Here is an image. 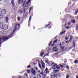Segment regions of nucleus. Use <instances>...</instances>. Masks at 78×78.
I'll use <instances>...</instances> for the list:
<instances>
[{"label": "nucleus", "mask_w": 78, "mask_h": 78, "mask_svg": "<svg viewBox=\"0 0 78 78\" xmlns=\"http://www.w3.org/2000/svg\"><path fill=\"white\" fill-rule=\"evenodd\" d=\"M17 25L18 27H19V26H20V24L17 23H16L15 24V25L14 26V28L15 29L12 32V33H14V32H15V31L17 30Z\"/></svg>", "instance_id": "f257e3e1"}, {"label": "nucleus", "mask_w": 78, "mask_h": 78, "mask_svg": "<svg viewBox=\"0 0 78 78\" xmlns=\"http://www.w3.org/2000/svg\"><path fill=\"white\" fill-rule=\"evenodd\" d=\"M6 38H5V37L3 36H2V37H1L0 38V43H2V40L3 41H6Z\"/></svg>", "instance_id": "f03ea898"}, {"label": "nucleus", "mask_w": 78, "mask_h": 78, "mask_svg": "<svg viewBox=\"0 0 78 78\" xmlns=\"http://www.w3.org/2000/svg\"><path fill=\"white\" fill-rule=\"evenodd\" d=\"M12 33L13 34L8 36V37H5V38H6V39H5L6 41H8V40L10 38H11V37H12V36L14 35V33Z\"/></svg>", "instance_id": "7ed1b4c3"}, {"label": "nucleus", "mask_w": 78, "mask_h": 78, "mask_svg": "<svg viewBox=\"0 0 78 78\" xmlns=\"http://www.w3.org/2000/svg\"><path fill=\"white\" fill-rule=\"evenodd\" d=\"M25 12V9H20L19 11H18V12L20 13V14H21L22 13H23V12Z\"/></svg>", "instance_id": "20e7f679"}, {"label": "nucleus", "mask_w": 78, "mask_h": 78, "mask_svg": "<svg viewBox=\"0 0 78 78\" xmlns=\"http://www.w3.org/2000/svg\"><path fill=\"white\" fill-rule=\"evenodd\" d=\"M6 10L4 9L2 10L1 11V14L3 16L6 14Z\"/></svg>", "instance_id": "39448f33"}, {"label": "nucleus", "mask_w": 78, "mask_h": 78, "mask_svg": "<svg viewBox=\"0 0 78 78\" xmlns=\"http://www.w3.org/2000/svg\"><path fill=\"white\" fill-rule=\"evenodd\" d=\"M2 27L3 29V30H7V29H8V26H7V25H3L2 26Z\"/></svg>", "instance_id": "423d86ee"}, {"label": "nucleus", "mask_w": 78, "mask_h": 78, "mask_svg": "<svg viewBox=\"0 0 78 78\" xmlns=\"http://www.w3.org/2000/svg\"><path fill=\"white\" fill-rule=\"evenodd\" d=\"M31 74H32L33 75H35V74H36V71L34 69H32L31 70Z\"/></svg>", "instance_id": "0eeeda50"}, {"label": "nucleus", "mask_w": 78, "mask_h": 78, "mask_svg": "<svg viewBox=\"0 0 78 78\" xmlns=\"http://www.w3.org/2000/svg\"><path fill=\"white\" fill-rule=\"evenodd\" d=\"M73 38V37L72 35H71L69 39V41L68 42V44H69L70 42H71L72 41V39Z\"/></svg>", "instance_id": "6e6552de"}, {"label": "nucleus", "mask_w": 78, "mask_h": 78, "mask_svg": "<svg viewBox=\"0 0 78 78\" xmlns=\"http://www.w3.org/2000/svg\"><path fill=\"white\" fill-rule=\"evenodd\" d=\"M41 62L42 64V67L43 69H44L45 68V63L43 62L42 60L41 61Z\"/></svg>", "instance_id": "1a4fd4ad"}, {"label": "nucleus", "mask_w": 78, "mask_h": 78, "mask_svg": "<svg viewBox=\"0 0 78 78\" xmlns=\"http://www.w3.org/2000/svg\"><path fill=\"white\" fill-rule=\"evenodd\" d=\"M57 39H55L53 42V44H52L51 45V46H54V45H55L56 43V42H57Z\"/></svg>", "instance_id": "9d476101"}, {"label": "nucleus", "mask_w": 78, "mask_h": 78, "mask_svg": "<svg viewBox=\"0 0 78 78\" xmlns=\"http://www.w3.org/2000/svg\"><path fill=\"white\" fill-rule=\"evenodd\" d=\"M51 77H52V78H57L58 77V75L56 74H54L51 76Z\"/></svg>", "instance_id": "9b49d317"}, {"label": "nucleus", "mask_w": 78, "mask_h": 78, "mask_svg": "<svg viewBox=\"0 0 78 78\" xmlns=\"http://www.w3.org/2000/svg\"><path fill=\"white\" fill-rule=\"evenodd\" d=\"M51 65L52 66H54V67H55V66H56V63H55L53 62H51Z\"/></svg>", "instance_id": "f8f14e48"}, {"label": "nucleus", "mask_w": 78, "mask_h": 78, "mask_svg": "<svg viewBox=\"0 0 78 78\" xmlns=\"http://www.w3.org/2000/svg\"><path fill=\"white\" fill-rule=\"evenodd\" d=\"M24 0H18V4H21L22 3H23Z\"/></svg>", "instance_id": "ddd939ff"}, {"label": "nucleus", "mask_w": 78, "mask_h": 78, "mask_svg": "<svg viewBox=\"0 0 78 78\" xmlns=\"http://www.w3.org/2000/svg\"><path fill=\"white\" fill-rule=\"evenodd\" d=\"M50 23H51V22H49V24H47L46 25H45V28H48V27L49 26H50Z\"/></svg>", "instance_id": "4468645a"}, {"label": "nucleus", "mask_w": 78, "mask_h": 78, "mask_svg": "<svg viewBox=\"0 0 78 78\" xmlns=\"http://www.w3.org/2000/svg\"><path fill=\"white\" fill-rule=\"evenodd\" d=\"M37 78H41V76L39 74L37 75Z\"/></svg>", "instance_id": "2eb2a0df"}, {"label": "nucleus", "mask_w": 78, "mask_h": 78, "mask_svg": "<svg viewBox=\"0 0 78 78\" xmlns=\"http://www.w3.org/2000/svg\"><path fill=\"white\" fill-rule=\"evenodd\" d=\"M44 72H45V73H49V72H48V68H46L44 70Z\"/></svg>", "instance_id": "dca6fc26"}, {"label": "nucleus", "mask_w": 78, "mask_h": 78, "mask_svg": "<svg viewBox=\"0 0 78 78\" xmlns=\"http://www.w3.org/2000/svg\"><path fill=\"white\" fill-rule=\"evenodd\" d=\"M78 13V8L77 9H76L75 12H74V15H76L77 14V13Z\"/></svg>", "instance_id": "f3484780"}, {"label": "nucleus", "mask_w": 78, "mask_h": 78, "mask_svg": "<svg viewBox=\"0 0 78 78\" xmlns=\"http://www.w3.org/2000/svg\"><path fill=\"white\" fill-rule=\"evenodd\" d=\"M45 54L44 52H42L40 54V56H42L44 55Z\"/></svg>", "instance_id": "a211bd4d"}, {"label": "nucleus", "mask_w": 78, "mask_h": 78, "mask_svg": "<svg viewBox=\"0 0 78 78\" xmlns=\"http://www.w3.org/2000/svg\"><path fill=\"white\" fill-rule=\"evenodd\" d=\"M11 3L12 4V6H14V5H15V4L14 2V1L12 0L11 2Z\"/></svg>", "instance_id": "6ab92c4d"}, {"label": "nucleus", "mask_w": 78, "mask_h": 78, "mask_svg": "<svg viewBox=\"0 0 78 78\" xmlns=\"http://www.w3.org/2000/svg\"><path fill=\"white\" fill-rule=\"evenodd\" d=\"M9 20V19H8V17H6L5 19V20L6 22H8Z\"/></svg>", "instance_id": "aec40b11"}, {"label": "nucleus", "mask_w": 78, "mask_h": 78, "mask_svg": "<svg viewBox=\"0 0 78 78\" xmlns=\"http://www.w3.org/2000/svg\"><path fill=\"white\" fill-rule=\"evenodd\" d=\"M40 74L41 75H45V73H44L43 71H42L41 73H40Z\"/></svg>", "instance_id": "412c9836"}, {"label": "nucleus", "mask_w": 78, "mask_h": 78, "mask_svg": "<svg viewBox=\"0 0 78 78\" xmlns=\"http://www.w3.org/2000/svg\"><path fill=\"white\" fill-rule=\"evenodd\" d=\"M3 18V16L1 13H0V19H2Z\"/></svg>", "instance_id": "4be33fe9"}, {"label": "nucleus", "mask_w": 78, "mask_h": 78, "mask_svg": "<svg viewBox=\"0 0 78 78\" xmlns=\"http://www.w3.org/2000/svg\"><path fill=\"white\" fill-rule=\"evenodd\" d=\"M52 49H54V50L55 49H56V50H55V51H58V48H56V47H54L53 48H52Z\"/></svg>", "instance_id": "5701e85b"}, {"label": "nucleus", "mask_w": 78, "mask_h": 78, "mask_svg": "<svg viewBox=\"0 0 78 78\" xmlns=\"http://www.w3.org/2000/svg\"><path fill=\"white\" fill-rule=\"evenodd\" d=\"M66 31H64L63 32H61L60 34H65V33H66Z\"/></svg>", "instance_id": "b1692460"}, {"label": "nucleus", "mask_w": 78, "mask_h": 78, "mask_svg": "<svg viewBox=\"0 0 78 78\" xmlns=\"http://www.w3.org/2000/svg\"><path fill=\"white\" fill-rule=\"evenodd\" d=\"M56 68H58V69H60V67H58V65H57V64H56V66H55L54 68L56 69Z\"/></svg>", "instance_id": "393cba45"}, {"label": "nucleus", "mask_w": 78, "mask_h": 78, "mask_svg": "<svg viewBox=\"0 0 78 78\" xmlns=\"http://www.w3.org/2000/svg\"><path fill=\"white\" fill-rule=\"evenodd\" d=\"M17 20L18 21H20V17L18 16L17 17Z\"/></svg>", "instance_id": "a878e982"}, {"label": "nucleus", "mask_w": 78, "mask_h": 78, "mask_svg": "<svg viewBox=\"0 0 78 78\" xmlns=\"http://www.w3.org/2000/svg\"><path fill=\"white\" fill-rule=\"evenodd\" d=\"M31 16L30 15L29 17V22H30L31 21Z\"/></svg>", "instance_id": "bb28decb"}, {"label": "nucleus", "mask_w": 78, "mask_h": 78, "mask_svg": "<svg viewBox=\"0 0 78 78\" xmlns=\"http://www.w3.org/2000/svg\"><path fill=\"white\" fill-rule=\"evenodd\" d=\"M28 3H27H27L26 4H25V7H28V6H29V5H28Z\"/></svg>", "instance_id": "cd10ccee"}, {"label": "nucleus", "mask_w": 78, "mask_h": 78, "mask_svg": "<svg viewBox=\"0 0 78 78\" xmlns=\"http://www.w3.org/2000/svg\"><path fill=\"white\" fill-rule=\"evenodd\" d=\"M71 22H72V23H75V22H76V21H75V20H71Z\"/></svg>", "instance_id": "c85d7f7f"}, {"label": "nucleus", "mask_w": 78, "mask_h": 78, "mask_svg": "<svg viewBox=\"0 0 78 78\" xmlns=\"http://www.w3.org/2000/svg\"><path fill=\"white\" fill-rule=\"evenodd\" d=\"M73 47H74V48H75V43L74 41L73 42Z\"/></svg>", "instance_id": "c756f323"}, {"label": "nucleus", "mask_w": 78, "mask_h": 78, "mask_svg": "<svg viewBox=\"0 0 78 78\" xmlns=\"http://www.w3.org/2000/svg\"><path fill=\"white\" fill-rule=\"evenodd\" d=\"M74 62V63H75V64H76L77 63H78V60H76Z\"/></svg>", "instance_id": "7c9ffc66"}, {"label": "nucleus", "mask_w": 78, "mask_h": 78, "mask_svg": "<svg viewBox=\"0 0 78 78\" xmlns=\"http://www.w3.org/2000/svg\"><path fill=\"white\" fill-rule=\"evenodd\" d=\"M70 78V76L69 74H67L66 75V78Z\"/></svg>", "instance_id": "2f4dec72"}, {"label": "nucleus", "mask_w": 78, "mask_h": 78, "mask_svg": "<svg viewBox=\"0 0 78 78\" xmlns=\"http://www.w3.org/2000/svg\"><path fill=\"white\" fill-rule=\"evenodd\" d=\"M52 43V41H51L50 43H49L48 45L49 46H50L51 45V43Z\"/></svg>", "instance_id": "473e14b6"}, {"label": "nucleus", "mask_w": 78, "mask_h": 78, "mask_svg": "<svg viewBox=\"0 0 78 78\" xmlns=\"http://www.w3.org/2000/svg\"><path fill=\"white\" fill-rule=\"evenodd\" d=\"M66 69H67V70H69V66H68V65H67L66 67Z\"/></svg>", "instance_id": "72a5a7b5"}, {"label": "nucleus", "mask_w": 78, "mask_h": 78, "mask_svg": "<svg viewBox=\"0 0 78 78\" xmlns=\"http://www.w3.org/2000/svg\"><path fill=\"white\" fill-rule=\"evenodd\" d=\"M30 70H27V72L28 73H30Z\"/></svg>", "instance_id": "f704fd0d"}, {"label": "nucleus", "mask_w": 78, "mask_h": 78, "mask_svg": "<svg viewBox=\"0 0 78 78\" xmlns=\"http://www.w3.org/2000/svg\"><path fill=\"white\" fill-rule=\"evenodd\" d=\"M64 47L65 46L61 47L60 48L62 50H63L64 49Z\"/></svg>", "instance_id": "c9c22d12"}, {"label": "nucleus", "mask_w": 78, "mask_h": 78, "mask_svg": "<svg viewBox=\"0 0 78 78\" xmlns=\"http://www.w3.org/2000/svg\"><path fill=\"white\" fill-rule=\"evenodd\" d=\"M3 22H1L0 23V26H3Z\"/></svg>", "instance_id": "e433bc0d"}, {"label": "nucleus", "mask_w": 78, "mask_h": 78, "mask_svg": "<svg viewBox=\"0 0 78 78\" xmlns=\"http://www.w3.org/2000/svg\"><path fill=\"white\" fill-rule=\"evenodd\" d=\"M65 27V28H66V29H67V30L68 29H69V26H67V27Z\"/></svg>", "instance_id": "4c0bfd02"}, {"label": "nucleus", "mask_w": 78, "mask_h": 78, "mask_svg": "<svg viewBox=\"0 0 78 78\" xmlns=\"http://www.w3.org/2000/svg\"><path fill=\"white\" fill-rule=\"evenodd\" d=\"M76 28L77 30H78V24H77L76 27Z\"/></svg>", "instance_id": "58836bf2"}, {"label": "nucleus", "mask_w": 78, "mask_h": 78, "mask_svg": "<svg viewBox=\"0 0 78 78\" xmlns=\"http://www.w3.org/2000/svg\"><path fill=\"white\" fill-rule=\"evenodd\" d=\"M60 66L61 68H62V67H64V64H63L62 65H60Z\"/></svg>", "instance_id": "ea45409f"}, {"label": "nucleus", "mask_w": 78, "mask_h": 78, "mask_svg": "<svg viewBox=\"0 0 78 78\" xmlns=\"http://www.w3.org/2000/svg\"><path fill=\"white\" fill-rule=\"evenodd\" d=\"M18 78H23V76H20L18 77Z\"/></svg>", "instance_id": "a19ab883"}, {"label": "nucleus", "mask_w": 78, "mask_h": 78, "mask_svg": "<svg viewBox=\"0 0 78 78\" xmlns=\"http://www.w3.org/2000/svg\"><path fill=\"white\" fill-rule=\"evenodd\" d=\"M33 8V6H32L31 7H30V8L29 9V10H31V9H32Z\"/></svg>", "instance_id": "79ce46f5"}, {"label": "nucleus", "mask_w": 78, "mask_h": 78, "mask_svg": "<svg viewBox=\"0 0 78 78\" xmlns=\"http://www.w3.org/2000/svg\"><path fill=\"white\" fill-rule=\"evenodd\" d=\"M65 38L66 40H68V39H69V37H65Z\"/></svg>", "instance_id": "37998d69"}, {"label": "nucleus", "mask_w": 78, "mask_h": 78, "mask_svg": "<svg viewBox=\"0 0 78 78\" xmlns=\"http://www.w3.org/2000/svg\"><path fill=\"white\" fill-rule=\"evenodd\" d=\"M45 62L47 63V64H48V60H46Z\"/></svg>", "instance_id": "c03bdc74"}, {"label": "nucleus", "mask_w": 78, "mask_h": 78, "mask_svg": "<svg viewBox=\"0 0 78 78\" xmlns=\"http://www.w3.org/2000/svg\"><path fill=\"white\" fill-rule=\"evenodd\" d=\"M55 73H57V72H59L58 70H55Z\"/></svg>", "instance_id": "a18cd8bd"}, {"label": "nucleus", "mask_w": 78, "mask_h": 78, "mask_svg": "<svg viewBox=\"0 0 78 78\" xmlns=\"http://www.w3.org/2000/svg\"><path fill=\"white\" fill-rule=\"evenodd\" d=\"M48 55V53H47L46 54L44 55V57H45V56H46L47 55Z\"/></svg>", "instance_id": "49530a36"}, {"label": "nucleus", "mask_w": 78, "mask_h": 78, "mask_svg": "<svg viewBox=\"0 0 78 78\" xmlns=\"http://www.w3.org/2000/svg\"><path fill=\"white\" fill-rule=\"evenodd\" d=\"M63 44H61V42H60L59 44V45L60 46H62V45H63Z\"/></svg>", "instance_id": "de8ad7c7"}, {"label": "nucleus", "mask_w": 78, "mask_h": 78, "mask_svg": "<svg viewBox=\"0 0 78 78\" xmlns=\"http://www.w3.org/2000/svg\"><path fill=\"white\" fill-rule=\"evenodd\" d=\"M35 70H37H37H38V68H37V67H35Z\"/></svg>", "instance_id": "09e8293b"}, {"label": "nucleus", "mask_w": 78, "mask_h": 78, "mask_svg": "<svg viewBox=\"0 0 78 78\" xmlns=\"http://www.w3.org/2000/svg\"><path fill=\"white\" fill-rule=\"evenodd\" d=\"M30 67H31V66L30 65L28 66L27 67V68H30Z\"/></svg>", "instance_id": "8fccbe9b"}, {"label": "nucleus", "mask_w": 78, "mask_h": 78, "mask_svg": "<svg viewBox=\"0 0 78 78\" xmlns=\"http://www.w3.org/2000/svg\"><path fill=\"white\" fill-rule=\"evenodd\" d=\"M30 2V0H28L27 2V3H29Z\"/></svg>", "instance_id": "3c124183"}, {"label": "nucleus", "mask_w": 78, "mask_h": 78, "mask_svg": "<svg viewBox=\"0 0 78 78\" xmlns=\"http://www.w3.org/2000/svg\"><path fill=\"white\" fill-rule=\"evenodd\" d=\"M39 67H40V69H41V65H40V64H39Z\"/></svg>", "instance_id": "603ef678"}, {"label": "nucleus", "mask_w": 78, "mask_h": 78, "mask_svg": "<svg viewBox=\"0 0 78 78\" xmlns=\"http://www.w3.org/2000/svg\"><path fill=\"white\" fill-rule=\"evenodd\" d=\"M11 17H12V19H14V17L13 15H12L11 16Z\"/></svg>", "instance_id": "864d4df0"}, {"label": "nucleus", "mask_w": 78, "mask_h": 78, "mask_svg": "<svg viewBox=\"0 0 78 78\" xmlns=\"http://www.w3.org/2000/svg\"><path fill=\"white\" fill-rule=\"evenodd\" d=\"M38 73H40L41 72V71L39 70H37Z\"/></svg>", "instance_id": "5fc2aeb1"}, {"label": "nucleus", "mask_w": 78, "mask_h": 78, "mask_svg": "<svg viewBox=\"0 0 78 78\" xmlns=\"http://www.w3.org/2000/svg\"><path fill=\"white\" fill-rule=\"evenodd\" d=\"M25 75H26V76H28V75H27V73H25Z\"/></svg>", "instance_id": "6e6d98bb"}, {"label": "nucleus", "mask_w": 78, "mask_h": 78, "mask_svg": "<svg viewBox=\"0 0 78 78\" xmlns=\"http://www.w3.org/2000/svg\"><path fill=\"white\" fill-rule=\"evenodd\" d=\"M75 17H77V18H76V19H78V16H76Z\"/></svg>", "instance_id": "4d7b16f0"}, {"label": "nucleus", "mask_w": 78, "mask_h": 78, "mask_svg": "<svg viewBox=\"0 0 78 78\" xmlns=\"http://www.w3.org/2000/svg\"><path fill=\"white\" fill-rule=\"evenodd\" d=\"M2 46V43H0V47Z\"/></svg>", "instance_id": "13d9d810"}, {"label": "nucleus", "mask_w": 78, "mask_h": 78, "mask_svg": "<svg viewBox=\"0 0 78 78\" xmlns=\"http://www.w3.org/2000/svg\"><path fill=\"white\" fill-rule=\"evenodd\" d=\"M76 39H78V37H76Z\"/></svg>", "instance_id": "bf43d9fd"}, {"label": "nucleus", "mask_w": 78, "mask_h": 78, "mask_svg": "<svg viewBox=\"0 0 78 78\" xmlns=\"http://www.w3.org/2000/svg\"><path fill=\"white\" fill-rule=\"evenodd\" d=\"M58 54V52L55 53V54Z\"/></svg>", "instance_id": "052dcab7"}, {"label": "nucleus", "mask_w": 78, "mask_h": 78, "mask_svg": "<svg viewBox=\"0 0 78 78\" xmlns=\"http://www.w3.org/2000/svg\"><path fill=\"white\" fill-rule=\"evenodd\" d=\"M68 42V41H66V43H67Z\"/></svg>", "instance_id": "680f3d73"}, {"label": "nucleus", "mask_w": 78, "mask_h": 78, "mask_svg": "<svg viewBox=\"0 0 78 78\" xmlns=\"http://www.w3.org/2000/svg\"><path fill=\"white\" fill-rule=\"evenodd\" d=\"M76 78H78V76H76Z\"/></svg>", "instance_id": "e2e57ef3"}, {"label": "nucleus", "mask_w": 78, "mask_h": 78, "mask_svg": "<svg viewBox=\"0 0 78 78\" xmlns=\"http://www.w3.org/2000/svg\"><path fill=\"white\" fill-rule=\"evenodd\" d=\"M70 23H68V25H70Z\"/></svg>", "instance_id": "0e129e2a"}, {"label": "nucleus", "mask_w": 78, "mask_h": 78, "mask_svg": "<svg viewBox=\"0 0 78 78\" xmlns=\"http://www.w3.org/2000/svg\"><path fill=\"white\" fill-rule=\"evenodd\" d=\"M45 76H45V75L44 76V77H45Z\"/></svg>", "instance_id": "69168bd1"}, {"label": "nucleus", "mask_w": 78, "mask_h": 78, "mask_svg": "<svg viewBox=\"0 0 78 78\" xmlns=\"http://www.w3.org/2000/svg\"><path fill=\"white\" fill-rule=\"evenodd\" d=\"M64 44V42H62V44Z\"/></svg>", "instance_id": "338daca9"}, {"label": "nucleus", "mask_w": 78, "mask_h": 78, "mask_svg": "<svg viewBox=\"0 0 78 78\" xmlns=\"http://www.w3.org/2000/svg\"><path fill=\"white\" fill-rule=\"evenodd\" d=\"M34 78H36V77H34Z\"/></svg>", "instance_id": "774afa93"}]
</instances>
